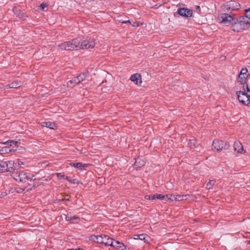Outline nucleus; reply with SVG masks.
Here are the masks:
<instances>
[{
  "label": "nucleus",
  "instance_id": "19",
  "mask_svg": "<svg viewBox=\"0 0 250 250\" xmlns=\"http://www.w3.org/2000/svg\"><path fill=\"white\" fill-rule=\"evenodd\" d=\"M42 126L47 127L50 129H54L56 127V125L50 122H44L42 123Z\"/></svg>",
  "mask_w": 250,
  "mask_h": 250
},
{
  "label": "nucleus",
  "instance_id": "29",
  "mask_svg": "<svg viewBox=\"0 0 250 250\" xmlns=\"http://www.w3.org/2000/svg\"><path fill=\"white\" fill-rule=\"evenodd\" d=\"M215 181L214 180H210L206 185V188L209 189H211L212 186L214 185Z\"/></svg>",
  "mask_w": 250,
  "mask_h": 250
},
{
  "label": "nucleus",
  "instance_id": "39",
  "mask_svg": "<svg viewBox=\"0 0 250 250\" xmlns=\"http://www.w3.org/2000/svg\"><path fill=\"white\" fill-rule=\"evenodd\" d=\"M140 234L135 235L134 236V239H136V240L140 239Z\"/></svg>",
  "mask_w": 250,
  "mask_h": 250
},
{
  "label": "nucleus",
  "instance_id": "20",
  "mask_svg": "<svg viewBox=\"0 0 250 250\" xmlns=\"http://www.w3.org/2000/svg\"><path fill=\"white\" fill-rule=\"evenodd\" d=\"M79 83L77 77L74 78L73 80H70L67 82V86L70 87H73L75 85Z\"/></svg>",
  "mask_w": 250,
  "mask_h": 250
},
{
  "label": "nucleus",
  "instance_id": "25",
  "mask_svg": "<svg viewBox=\"0 0 250 250\" xmlns=\"http://www.w3.org/2000/svg\"><path fill=\"white\" fill-rule=\"evenodd\" d=\"M16 150V149H13V148H11L10 147H9V146H6V147H3L2 149H1V151H2L4 153H9L10 152H11L12 151H14Z\"/></svg>",
  "mask_w": 250,
  "mask_h": 250
},
{
  "label": "nucleus",
  "instance_id": "28",
  "mask_svg": "<svg viewBox=\"0 0 250 250\" xmlns=\"http://www.w3.org/2000/svg\"><path fill=\"white\" fill-rule=\"evenodd\" d=\"M47 4L46 3H42L40 6L37 7L36 10L39 12L42 11L44 10V8L47 6Z\"/></svg>",
  "mask_w": 250,
  "mask_h": 250
},
{
  "label": "nucleus",
  "instance_id": "18",
  "mask_svg": "<svg viewBox=\"0 0 250 250\" xmlns=\"http://www.w3.org/2000/svg\"><path fill=\"white\" fill-rule=\"evenodd\" d=\"M70 165L79 169H83L87 167V165L82 163H71Z\"/></svg>",
  "mask_w": 250,
  "mask_h": 250
},
{
  "label": "nucleus",
  "instance_id": "8",
  "mask_svg": "<svg viewBox=\"0 0 250 250\" xmlns=\"http://www.w3.org/2000/svg\"><path fill=\"white\" fill-rule=\"evenodd\" d=\"M229 145L227 142H225L221 140H215L212 143V147L214 151L219 152L223 149H227L229 147Z\"/></svg>",
  "mask_w": 250,
  "mask_h": 250
},
{
  "label": "nucleus",
  "instance_id": "26",
  "mask_svg": "<svg viewBox=\"0 0 250 250\" xmlns=\"http://www.w3.org/2000/svg\"><path fill=\"white\" fill-rule=\"evenodd\" d=\"M65 219L67 221H73V220L78 221L79 220V218L77 216H71V215H67L65 217Z\"/></svg>",
  "mask_w": 250,
  "mask_h": 250
},
{
  "label": "nucleus",
  "instance_id": "40",
  "mask_svg": "<svg viewBox=\"0 0 250 250\" xmlns=\"http://www.w3.org/2000/svg\"><path fill=\"white\" fill-rule=\"evenodd\" d=\"M131 21V20H127V21H121V22L122 23H130V22Z\"/></svg>",
  "mask_w": 250,
  "mask_h": 250
},
{
  "label": "nucleus",
  "instance_id": "5",
  "mask_svg": "<svg viewBox=\"0 0 250 250\" xmlns=\"http://www.w3.org/2000/svg\"><path fill=\"white\" fill-rule=\"evenodd\" d=\"M235 18L234 15H229L228 13L221 14L218 16L219 22L227 24H231V28L233 30V25L235 23Z\"/></svg>",
  "mask_w": 250,
  "mask_h": 250
},
{
  "label": "nucleus",
  "instance_id": "11",
  "mask_svg": "<svg viewBox=\"0 0 250 250\" xmlns=\"http://www.w3.org/2000/svg\"><path fill=\"white\" fill-rule=\"evenodd\" d=\"M30 173H26L23 171H20V177L19 181L21 182L25 183L27 181H31V178L30 177Z\"/></svg>",
  "mask_w": 250,
  "mask_h": 250
},
{
  "label": "nucleus",
  "instance_id": "14",
  "mask_svg": "<svg viewBox=\"0 0 250 250\" xmlns=\"http://www.w3.org/2000/svg\"><path fill=\"white\" fill-rule=\"evenodd\" d=\"M13 11L14 14L16 15L17 16L19 17L20 19H21L22 20H24L26 19L27 16L24 13L22 12L21 10L18 9L17 8H14Z\"/></svg>",
  "mask_w": 250,
  "mask_h": 250
},
{
  "label": "nucleus",
  "instance_id": "21",
  "mask_svg": "<svg viewBox=\"0 0 250 250\" xmlns=\"http://www.w3.org/2000/svg\"><path fill=\"white\" fill-rule=\"evenodd\" d=\"M11 176L16 181H19L20 180V172H19L18 171L13 170L12 171H11Z\"/></svg>",
  "mask_w": 250,
  "mask_h": 250
},
{
  "label": "nucleus",
  "instance_id": "4",
  "mask_svg": "<svg viewBox=\"0 0 250 250\" xmlns=\"http://www.w3.org/2000/svg\"><path fill=\"white\" fill-rule=\"evenodd\" d=\"M18 169V165L14 161H0V172L12 171Z\"/></svg>",
  "mask_w": 250,
  "mask_h": 250
},
{
  "label": "nucleus",
  "instance_id": "32",
  "mask_svg": "<svg viewBox=\"0 0 250 250\" xmlns=\"http://www.w3.org/2000/svg\"><path fill=\"white\" fill-rule=\"evenodd\" d=\"M130 24L133 27H138L140 25L142 24V23H141L139 21H131L130 22Z\"/></svg>",
  "mask_w": 250,
  "mask_h": 250
},
{
  "label": "nucleus",
  "instance_id": "1",
  "mask_svg": "<svg viewBox=\"0 0 250 250\" xmlns=\"http://www.w3.org/2000/svg\"><path fill=\"white\" fill-rule=\"evenodd\" d=\"M247 68H243L237 78L238 82L242 85V90L236 92L239 101L243 104L250 106V87L247 83L248 77H250V73L248 74Z\"/></svg>",
  "mask_w": 250,
  "mask_h": 250
},
{
  "label": "nucleus",
  "instance_id": "3",
  "mask_svg": "<svg viewBox=\"0 0 250 250\" xmlns=\"http://www.w3.org/2000/svg\"><path fill=\"white\" fill-rule=\"evenodd\" d=\"M250 27V21L244 16L235 19V23L233 25L234 31L239 32L242 30H246Z\"/></svg>",
  "mask_w": 250,
  "mask_h": 250
},
{
  "label": "nucleus",
  "instance_id": "27",
  "mask_svg": "<svg viewBox=\"0 0 250 250\" xmlns=\"http://www.w3.org/2000/svg\"><path fill=\"white\" fill-rule=\"evenodd\" d=\"M149 239V236L145 234H140V240H143L145 242H148Z\"/></svg>",
  "mask_w": 250,
  "mask_h": 250
},
{
  "label": "nucleus",
  "instance_id": "10",
  "mask_svg": "<svg viewBox=\"0 0 250 250\" xmlns=\"http://www.w3.org/2000/svg\"><path fill=\"white\" fill-rule=\"evenodd\" d=\"M111 246L118 250H125L126 249V246L122 242L113 239Z\"/></svg>",
  "mask_w": 250,
  "mask_h": 250
},
{
  "label": "nucleus",
  "instance_id": "37",
  "mask_svg": "<svg viewBox=\"0 0 250 250\" xmlns=\"http://www.w3.org/2000/svg\"><path fill=\"white\" fill-rule=\"evenodd\" d=\"M57 177L59 178H65L66 176L62 174L61 173H57Z\"/></svg>",
  "mask_w": 250,
  "mask_h": 250
},
{
  "label": "nucleus",
  "instance_id": "22",
  "mask_svg": "<svg viewBox=\"0 0 250 250\" xmlns=\"http://www.w3.org/2000/svg\"><path fill=\"white\" fill-rule=\"evenodd\" d=\"M145 164V162L143 160L137 159L134 163V166L137 167H140L144 166Z\"/></svg>",
  "mask_w": 250,
  "mask_h": 250
},
{
  "label": "nucleus",
  "instance_id": "33",
  "mask_svg": "<svg viewBox=\"0 0 250 250\" xmlns=\"http://www.w3.org/2000/svg\"><path fill=\"white\" fill-rule=\"evenodd\" d=\"M167 201H175V196H176V195H172V194H167Z\"/></svg>",
  "mask_w": 250,
  "mask_h": 250
},
{
  "label": "nucleus",
  "instance_id": "23",
  "mask_svg": "<svg viewBox=\"0 0 250 250\" xmlns=\"http://www.w3.org/2000/svg\"><path fill=\"white\" fill-rule=\"evenodd\" d=\"M4 144L9 145V147H10L11 148L15 149L14 147L17 146L18 142L14 141V140H10L6 142Z\"/></svg>",
  "mask_w": 250,
  "mask_h": 250
},
{
  "label": "nucleus",
  "instance_id": "38",
  "mask_svg": "<svg viewBox=\"0 0 250 250\" xmlns=\"http://www.w3.org/2000/svg\"><path fill=\"white\" fill-rule=\"evenodd\" d=\"M16 163H17V165H18V168L21 165H23V163L21 161H19V160H17L16 161H15Z\"/></svg>",
  "mask_w": 250,
  "mask_h": 250
},
{
  "label": "nucleus",
  "instance_id": "2",
  "mask_svg": "<svg viewBox=\"0 0 250 250\" xmlns=\"http://www.w3.org/2000/svg\"><path fill=\"white\" fill-rule=\"evenodd\" d=\"M80 43L81 39L77 38L60 44L59 47L62 50H77L80 49Z\"/></svg>",
  "mask_w": 250,
  "mask_h": 250
},
{
  "label": "nucleus",
  "instance_id": "17",
  "mask_svg": "<svg viewBox=\"0 0 250 250\" xmlns=\"http://www.w3.org/2000/svg\"><path fill=\"white\" fill-rule=\"evenodd\" d=\"M130 80L134 82L136 84H138L139 82L141 83V78L140 74H135L131 76Z\"/></svg>",
  "mask_w": 250,
  "mask_h": 250
},
{
  "label": "nucleus",
  "instance_id": "12",
  "mask_svg": "<svg viewBox=\"0 0 250 250\" xmlns=\"http://www.w3.org/2000/svg\"><path fill=\"white\" fill-rule=\"evenodd\" d=\"M178 13L182 16L186 17H189L191 16L192 12V11L185 8H180L178 10Z\"/></svg>",
  "mask_w": 250,
  "mask_h": 250
},
{
  "label": "nucleus",
  "instance_id": "7",
  "mask_svg": "<svg viewBox=\"0 0 250 250\" xmlns=\"http://www.w3.org/2000/svg\"><path fill=\"white\" fill-rule=\"evenodd\" d=\"M91 240L98 243L104 244L106 246H111L113 239L106 235H101L99 236L92 235L91 237Z\"/></svg>",
  "mask_w": 250,
  "mask_h": 250
},
{
  "label": "nucleus",
  "instance_id": "44",
  "mask_svg": "<svg viewBox=\"0 0 250 250\" xmlns=\"http://www.w3.org/2000/svg\"><path fill=\"white\" fill-rule=\"evenodd\" d=\"M196 9H200V6H196Z\"/></svg>",
  "mask_w": 250,
  "mask_h": 250
},
{
  "label": "nucleus",
  "instance_id": "42",
  "mask_svg": "<svg viewBox=\"0 0 250 250\" xmlns=\"http://www.w3.org/2000/svg\"><path fill=\"white\" fill-rule=\"evenodd\" d=\"M145 198L147 200L151 199V196L150 195H146L145 196Z\"/></svg>",
  "mask_w": 250,
  "mask_h": 250
},
{
  "label": "nucleus",
  "instance_id": "36",
  "mask_svg": "<svg viewBox=\"0 0 250 250\" xmlns=\"http://www.w3.org/2000/svg\"><path fill=\"white\" fill-rule=\"evenodd\" d=\"M189 142H190V147L191 148L193 147V146H195L196 140L195 139H190L189 140Z\"/></svg>",
  "mask_w": 250,
  "mask_h": 250
},
{
  "label": "nucleus",
  "instance_id": "13",
  "mask_svg": "<svg viewBox=\"0 0 250 250\" xmlns=\"http://www.w3.org/2000/svg\"><path fill=\"white\" fill-rule=\"evenodd\" d=\"M22 84V82L19 81H14L12 83H11L10 84H6L5 86V89H8V88H17L21 86Z\"/></svg>",
  "mask_w": 250,
  "mask_h": 250
},
{
  "label": "nucleus",
  "instance_id": "15",
  "mask_svg": "<svg viewBox=\"0 0 250 250\" xmlns=\"http://www.w3.org/2000/svg\"><path fill=\"white\" fill-rule=\"evenodd\" d=\"M22 187L23 188H17V192L19 193H25L31 189V186L30 184H28V186L24 185Z\"/></svg>",
  "mask_w": 250,
  "mask_h": 250
},
{
  "label": "nucleus",
  "instance_id": "9",
  "mask_svg": "<svg viewBox=\"0 0 250 250\" xmlns=\"http://www.w3.org/2000/svg\"><path fill=\"white\" fill-rule=\"evenodd\" d=\"M95 45V43L93 39H89L82 41L81 40V43H80V49H91Z\"/></svg>",
  "mask_w": 250,
  "mask_h": 250
},
{
  "label": "nucleus",
  "instance_id": "31",
  "mask_svg": "<svg viewBox=\"0 0 250 250\" xmlns=\"http://www.w3.org/2000/svg\"><path fill=\"white\" fill-rule=\"evenodd\" d=\"M78 81H79V83L84 80L86 78L85 74L83 73L80 74L77 77Z\"/></svg>",
  "mask_w": 250,
  "mask_h": 250
},
{
  "label": "nucleus",
  "instance_id": "16",
  "mask_svg": "<svg viewBox=\"0 0 250 250\" xmlns=\"http://www.w3.org/2000/svg\"><path fill=\"white\" fill-rule=\"evenodd\" d=\"M234 148L235 151L237 153H241L244 150L242 144L239 141L235 142L234 144Z\"/></svg>",
  "mask_w": 250,
  "mask_h": 250
},
{
  "label": "nucleus",
  "instance_id": "35",
  "mask_svg": "<svg viewBox=\"0 0 250 250\" xmlns=\"http://www.w3.org/2000/svg\"><path fill=\"white\" fill-rule=\"evenodd\" d=\"M65 179L70 183L77 184V180L76 179H71L69 177L66 176Z\"/></svg>",
  "mask_w": 250,
  "mask_h": 250
},
{
  "label": "nucleus",
  "instance_id": "30",
  "mask_svg": "<svg viewBox=\"0 0 250 250\" xmlns=\"http://www.w3.org/2000/svg\"><path fill=\"white\" fill-rule=\"evenodd\" d=\"M167 194L163 195L161 194H157V199H160L162 200H165L167 201Z\"/></svg>",
  "mask_w": 250,
  "mask_h": 250
},
{
  "label": "nucleus",
  "instance_id": "24",
  "mask_svg": "<svg viewBox=\"0 0 250 250\" xmlns=\"http://www.w3.org/2000/svg\"><path fill=\"white\" fill-rule=\"evenodd\" d=\"M188 195H176L175 199L176 201H181L184 200H187L188 199Z\"/></svg>",
  "mask_w": 250,
  "mask_h": 250
},
{
  "label": "nucleus",
  "instance_id": "41",
  "mask_svg": "<svg viewBox=\"0 0 250 250\" xmlns=\"http://www.w3.org/2000/svg\"><path fill=\"white\" fill-rule=\"evenodd\" d=\"M151 199L152 200H155L157 199V194H154L152 196H151Z\"/></svg>",
  "mask_w": 250,
  "mask_h": 250
},
{
  "label": "nucleus",
  "instance_id": "34",
  "mask_svg": "<svg viewBox=\"0 0 250 250\" xmlns=\"http://www.w3.org/2000/svg\"><path fill=\"white\" fill-rule=\"evenodd\" d=\"M244 17H246L250 21V8L245 10V16Z\"/></svg>",
  "mask_w": 250,
  "mask_h": 250
},
{
  "label": "nucleus",
  "instance_id": "43",
  "mask_svg": "<svg viewBox=\"0 0 250 250\" xmlns=\"http://www.w3.org/2000/svg\"><path fill=\"white\" fill-rule=\"evenodd\" d=\"M67 250H83L82 249L78 248V249H67Z\"/></svg>",
  "mask_w": 250,
  "mask_h": 250
},
{
  "label": "nucleus",
  "instance_id": "6",
  "mask_svg": "<svg viewBox=\"0 0 250 250\" xmlns=\"http://www.w3.org/2000/svg\"><path fill=\"white\" fill-rule=\"evenodd\" d=\"M241 5L238 2L234 0H230L226 2L223 6L224 11L229 13L236 11L239 9Z\"/></svg>",
  "mask_w": 250,
  "mask_h": 250
}]
</instances>
